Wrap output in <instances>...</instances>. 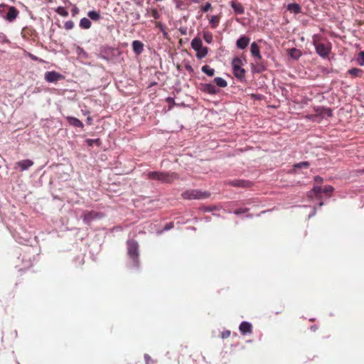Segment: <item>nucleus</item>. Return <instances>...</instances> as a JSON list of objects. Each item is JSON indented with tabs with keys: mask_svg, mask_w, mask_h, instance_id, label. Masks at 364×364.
Listing matches in <instances>:
<instances>
[{
	"mask_svg": "<svg viewBox=\"0 0 364 364\" xmlns=\"http://www.w3.org/2000/svg\"><path fill=\"white\" fill-rule=\"evenodd\" d=\"M55 11L61 16L67 17L68 16V11L63 6H58Z\"/></svg>",
	"mask_w": 364,
	"mask_h": 364,
	"instance_id": "c756f323",
	"label": "nucleus"
},
{
	"mask_svg": "<svg viewBox=\"0 0 364 364\" xmlns=\"http://www.w3.org/2000/svg\"><path fill=\"white\" fill-rule=\"evenodd\" d=\"M94 142H95V141H91V142H88V144H89L90 145H91L92 144H94Z\"/></svg>",
	"mask_w": 364,
	"mask_h": 364,
	"instance_id": "8fccbe9b",
	"label": "nucleus"
},
{
	"mask_svg": "<svg viewBox=\"0 0 364 364\" xmlns=\"http://www.w3.org/2000/svg\"><path fill=\"white\" fill-rule=\"evenodd\" d=\"M220 16L218 15L211 16L209 22L212 28H216L218 27L220 22Z\"/></svg>",
	"mask_w": 364,
	"mask_h": 364,
	"instance_id": "4be33fe9",
	"label": "nucleus"
},
{
	"mask_svg": "<svg viewBox=\"0 0 364 364\" xmlns=\"http://www.w3.org/2000/svg\"><path fill=\"white\" fill-rule=\"evenodd\" d=\"M251 69L254 73H260L265 70L266 67L261 60L257 59L255 63L251 64Z\"/></svg>",
	"mask_w": 364,
	"mask_h": 364,
	"instance_id": "f8f14e48",
	"label": "nucleus"
},
{
	"mask_svg": "<svg viewBox=\"0 0 364 364\" xmlns=\"http://www.w3.org/2000/svg\"><path fill=\"white\" fill-rule=\"evenodd\" d=\"M239 329L242 334L245 335L252 332V326L250 323L242 321L239 326Z\"/></svg>",
	"mask_w": 364,
	"mask_h": 364,
	"instance_id": "4468645a",
	"label": "nucleus"
},
{
	"mask_svg": "<svg viewBox=\"0 0 364 364\" xmlns=\"http://www.w3.org/2000/svg\"><path fill=\"white\" fill-rule=\"evenodd\" d=\"M323 114L328 117H331L332 115V111L329 108H326V109H323Z\"/></svg>",
	"mask_w": 364,
	"mask_h": 364,
	"instance_id": "4c0bfd02",
	"label": "nucleus"
},
{
	"mask_svg": "<svg viewBox=\"0 0 364 364\" xmlns=\"http://www.w3.org/2000/svg\"><path fill=\"white\" fill-rule=\"evenodd\" d=\"M319 205H320V206L323 205V203H322V202H321V203H320V204H319Z\"/></svg>",
	"mask_w": 364,
	"mask_h": 364,
	"instance_id": "3c124183",
	"label": "nucleus"
},
{
	"mask_svg": "<svg viewBox=\"0 0 364 364\" xmlns=\"http://www.w3.org/2000/svg\"><path fill=\"white\" fill-rule=\"evenodd\" d=\"M91 21L87 18H82L80 22V26L84 29H88L91 27Z\"/></svg>",
	"mask_w": 364,
	"mask_h": 364,
	"instance_id": "393cba45",
	"label": "nucleus"
},
{
	"mask_svg": "<svg viewBox=\"0 0 364 364\" xmlns=\"http://www.w3.org/2000/svg\"><path fill=\"white\" fill-rule=\"evenodd\" d=\"M214 82L219 87H225L228 85L227 81L220 77H215Z\"/></svg>",
	"mask_w": 364,
	"mask_h": 364,
	"instance_id": "a878e982",
	"label": "nucleus"
},
{
	"mask_svg": "<svg viewBox=\"0 0 364 364\" xmlns=\"http://www.w3.org/2000/svg\"><path fill=\"white\" fill-rule=\"evenodd\" d=\"M314 181H315L316 182H317V183H321V182H322V181H323V179H322V178H321V177H320V176H316V177H315Z\"/></svg>",
	"mask_w": 364,
	"mask_h": 364,
	"instance_id": "a19ab883",
	"label": "nucleus"
},
{
	"mask_svg": "<svg viewBox=\"0 0 364 364\" xmlns=\"http://www.w3.org/2000/svg\"><path fill=\"white\" fill-rule=\"evenodd\" d=\"M231 7L233 9L236 14H243L245 9L241 3L237 1H232L230 3Z\"/></svg>",
	"mask_w": 364,
	"mask_h": 364,
	"instance_id": "2eb2a0df",
	"label": "nucleus"
},
{
	"mask_svg": "<svg viewBox=\"0 0 364 364\" xmlns=\"http://www.w3.org/2000/svg\"><path fill=\"white\" fill-rule=\"evenodd\" d=\"M232 71L235 77L240 80L245 78V70L242 68L243 63L240 58H235L232 60Z\"/></svg>",
	"mask_w": 364,
	"mask_h": 364,
	"instance_id": "39448f33",
	"label": "nucleus"
},
{
	"mask_svg": "<svg viewBox=\"0 0 364 364\" xmlns=\"http://www.w3.org/2000/svg\"><path fill=\"white\" fill-rule=\"evenodd\" d=\"M203 38L204 41L208 43H211L213 41V36L210 31H204L203 32Z\"/></svg>",
	"mask_w": 364,
	"mask_h": 364,
	"instance_id": "5701e85b",
	"label": "nucleus"
},
{
	"mask_svg": "<svg viewBox=\"0 0 364 364\" xmlns=\"http://www.w3.org/2000/svg\"><path fill=\"white\" fill-rule=\"evenodd\" d=\"M310 166L308 161H302L300 163L295 164L294 167L295 168H307Z\"/></svg>",
	"mask_w": 364,
	"mask_h": 364,
	"instance_id": "2f4dec72",
	"label": "nucleus"
},
{
	"mask_svg": "<svg viewBox=\"0 0 364 364\" xmlns=\"http://www.w3.org/2000/svg\"><path fill=\"white\" fill-rule=\"evenodd\" d=\"M127 253L132 259L135 267L139 266V245L135 240H131L127 242Z\"/></svg>",
	"mask_w": 364,
	"mask_h": 364,
	"instance_id": "20e7f679",
	"label": "nucleus"
},
{
	"mask_svg": "<svg viewBox=\"0 0 364 364\" xmlns=\"http://www.w3.org/2000/svg\"><path fill=\"white\" fill-rule=\"evenodd\" d=\"M156 26L159 27L161 30H163V25L161 22H156Z\"/></svg>",
	"mask_w": 364,
	"mask_h": 364,
	"instance_id": "37998d69",
	"label": "nucleus"
},
{
	"mask_svg": "<svg viewBox=\"0 0 364 364\" xmlns=\"http://www.w3.org/2000/svg\"><path fill=\"white\" fill-rule=\"evenodd\" d=\"M77 11H78L77 8H76V7H75V8H74V9H73V15H75L76 13H77Z\"/></svg>",
	"mask_w": 364,
	"mask_h": 364,
	"instance_id": "49530a36",
	"label": "nucleus"
},
{
	"mask_svg": "<svg viewBox=\"0 0 364 364\" xmlns=\"http://www.w3.org/2000/svg\"><path fill=\"white\" fill-rule=\"evenodd\" d=\"M250 38L246 36H242L237 39L236 42L237 47L240 49H245L250 43Z\"/></svg>",
	"mask_w": 364,
	"mask_h": 364,
	"instance_id": "ddd939ff",
	"label": "nucleus"
},
{
	"mask_svg": "<svg viewBox=\"0 0 364 364\" xmlns=\"http://www.w3.org/2000/svg\"><path fill=\"white\" fill-rule=\"evenodd\" d=\"M65 28L68 30L72 29L73 28V23L71 21H67L65 23Z\"/></svg>",
	"mask_w": 364,
	"mask_h": 364,
	"instance_id": "e433bc0d",
	"label": "nucleus"
},
{
	"mask_svg": "<svg viewBox=\"0 0 364 364\" xmlns=\"http://www.w3.org/2000/svg\"><path fill=\"white\" fill-rule=\"evenodd\" d=\"M203 73H205L207 75L212 77L215 75V70L211 68L209 65H203L201 68Z\"/></svg>",
	"mask_w": 364,
	"mask_h": 364,
	"instance_id": "b1692460",
	"label": "nucleus"
},
{
	"mask_svg": "<svg viewBox=\"0 0 364 364\" xmlns=\"http://www.w3.org/2000/svg\"><path fill=\"white\" fill-rule=\"evenodd\" d=\"M316 53L323 58L328 55L330 48L323 43H314Z\"/></svg>",
	"mask_w": 364,
	"mask_h": 364,
	"instance_id": "1a4fd4ad",
	"label": "nucleus"
},
{
	"mask_svg": "<svg viewBox=\"0 0 364 364\" xmlns=\"http://www.w3.org/2000/svg\"><path fill=\"white\" fill-rule=\"evenodd\" d=\"M67 122L69 123L70 125L73 126L75 127H79V128H83L84 125L82 122L78 119L76 117H66Z\"/></svg>",
	"mask_w": 364,
	"mask_h": 364,
	"instance_id": "6ab92c4d",
	"label": "nucleus"
},
{
	"mask_svg": "<svg viewBox=\"0 0 364 364\" xmlns=\"http://www.w3.org/2000/svg\"><path fill=\"white\" fill-rule=\"evenodd\" d=\"M230 333H231L230 331H228V330L224 331H223L221 333V338H223V339L224 338H228V337H230Z\"/></svg>",
	"mask_w": 364,
	"mask_h": 364,
	"instance_id": "c9c22d12",
	"label": "nucleus"
},
{
	"mask_svg": "<svg viewBox=\"0 0 364 364\" xmlns=\"http://www.w3.org/2000/svg\"><path fill=\"white\" fill-rule=\"evenodd\" d=\"M212 9V5L210 2H207L205 5L200 6L202 12H207Z\"/></svg>",
	"mask_w": 364,
	"mask_h": 364,
	"instance_id": "473e14b6",
	"label": "nucleus"
},
{
	"mask_svg": "<svg viewBox=\"0 0 364 364\" xmlns=\"http://www.w3.org/2000/svg\"><path fill=\"white\" fill-rule=\"evenodd\" d=\"M173 228V223L171 222V223H169L166 225V226L164 228V230H170V229H171Z\"/></svg>",
	"mask_w": 364,
	"mask_h": 364,
	"instance_id": "ea45409f",
	"label": "nucleus"
},
{
	"mask_svg": "<svg viewBox=\"0 0 364 364\" xmlns=\"http://www.w3.org/2000/svg\"><path fill=\"white\" fill-rule=\"evenodd\" d=\"M200 90L208 94L215 95L219 92L220 90L214 85L210 83L201 84Z\"/></svg>",
	"mask_w": 364,
	"mask_h": 364,
	"instance_id": "9b49d317",
	"label": "nucleus"
},
{
	"mask_svg": "<svg viewBox=\"0 0 364 364\" xmlns=\"http://www.w3.org/2000/svg\"><path fill=\"white\" fill-rule=\"evenodd\" d=\"M313 191L316 194L321 193H322V187H321V186H314V188H313Z\"/></svg>",
	"mask_w": 364,
	"mask_h": 364,
	"instance_id": "58836bf2",
	"label": "nucleus"
},
{
	"mask_svg": "<svg viewBox=\"0 0 364 364\" xmlns=\"http://www.w3.org/2000/svg\"><path fill=\"white\" fill-rule=\"evenodd\" d=\"M104 217V214L102 213L96 212L94 210L87 211L85 212L82 215V219L83 222L87 225H90L92 221L97 220V219H101Z\"/></svg>",
	"mask_w": 364,
	"mask_h": 364,
	"instance_id": "423d86ee",
	"label": "nucleus"
},
{
	"mask_svg": "<svg viewBox=\"0 0 364 364\" xmlns=\"http://www.w3.org/2000/svg\"><path fill=\"white\" fill-rule=\"evenodd\" d=\"M226 183L231 186L238 188H249L252 186V183L250 181L242 179L228 181Z\"/></svg>",
	"mask_w": 364,
	"mask_h": 364,
	"instance_id": "6e6552de",
	"label": "nucleus"
},
{
	"mask_svg": "<svg viewBox=\"0 0 364 364\" xmlns=\"http://www.w3.org/2000/svg\"><path fill=\"white\" fill-rule=\"evenodd\" d=\"M33 161L30 159H25L16 163L14 168H20L21 171H26L33 165Z\"/></svg>",
	"mask_w": 364,
	"mask_h": 364,
	"instance_id": "9d476101",
	"label": "nucleus"
},
{
	"mask_svg": "<svg viewBox=\"0 0 364 364\" xmlns=\"http://www.w3.org/2000/svg\"><path fill=\"white\" fill-rule=\"evenodd\" d=\"M44 79L48 82H57L65 79L63 75L56 71H48L45 73Z\"/></svg>",
	"mask_w": 364,
	"mask_h": 364,
	"instance_id": "0eeeda50",
	"label": "nucleus"
},
{
	"mask_svg": "<svg viewBox=\"0 0 364 364\" xmlns=\"http://www.w3.org/2000/svg\"><path fill=\"white\" fill-rule=\"evenodd\" d=\"M191 46L196 52V56L198 60L204 58L208 53L209 48L203 46V41L199 37L194 38L191 41Z\"/></svg>",
	"mask_w": 364,
	"mask_h": 364,
	"instance_id": "7ed1b4c3",
	"label": "nucleus"
},
{
	"mask_svg": "<svg viewBox=\"0 0 364 364\" xmlns=\"http://www.w3.org/2000/svg\"><path fill=\"white\" fill-rule=\"evenodd\" d=\"M133 51L136 55H140L144 50V43L140 41H134L132 42Z\"/></svg>",
	"mask_w": 364,
	"mask_h": 364,
	"instance_id": "f3484780",
	"label": "nucleus"
},
{
	"mask_svg": "<svg viewBox=\"0 0 364 364\" xmlns=\"http://www.w3.org/2000/svg\"><path fill=\"white\" fill-rule=\"evenodd\" d=\"M92 117H88L87 118V123L88 124H92Z\"/></svg>",
	"mask_w": 364,
	"mask_h": 364,
	"instance_id": "c03bdc74",
	"label": "nucleus"
},
{
	"mask_svg": "<svg viewBox=\"0 0 364 364\" xmlns=\"http://www.w3.org/2000/svg\"><path fill=\"white\" fill-rule=\"evenodd\" d=\"M210 196L208 191H203L198 189H189L181 193V198L185 200H203Z\"/></svg>",
	"mask_w": 364,
	"mask_h": 364,
	"instance_id": "f03ea898",
	"label": "nucleus"
},
{
	"mask_svg": "<svg viewBox=\"0 0 364 364\" xmlns=\"http://www.w3.org/2000/svg\"><path fill=\"white\" fill-rule=\"evenodd\" d=\"M348 73L353 77H362L363 75V71L357 68L350 69Z\"/></svg>",
	"mask_w": 364,
	"mask_h": 364,
	"instance_id": "412c9836",
	"label": "nucleus"
},
{
	"mask_svg": "<svg viewBox=\"0 0 364 364\" xmlns=\"http://www.w3.org/2000/svg\"><path fill=\"white\" fill-rule=\"evenodd\" d=\"M287 10L292 14H298L301 12V7L296 3L289 4L287 6Z\"/></svg>",
	"mask_w": 364,
	"mask_h": 364,
	"instance_id": "aec40b11",
	"label": "nucleus"
},
{
	"mask_svg": "<svg viewBox=\"0 0 364 364\" xmlns=\"http://www.w3.org/2000/svg\"><path fill=\"white\" fill-rule=\"evenodd\" d=\"M166 102H168L169 104H174L173 98L170 97L166 99Z\"/></svg>",
	"mask_w": 364,
	"mask_h": 364,
	"instance_id": "79ce46f5",
	"label": "nucleus"
},
{
	"mask_svg": "<svg viewBox=\"0 0 364 364\" xmlns=\"http://www.w3.org/2000/svg\"><path fill=\"white\" fill-rule=\"evenodd\" d=\"M356 60L359 65L364 66V51L358 53Z\"/></svg>",
	"mask_w": 364,
	"mask_h": 364,
	"instance_id": "7c9ffc66",
	"label": "nucleus"
},
{
	"mask_svg": "<svg viewBox=\"0 0 364 364\" xmlns=\"http://www.w3.org/2000/svg\"><path fill=\"white\" fill-rule=\"evenodd\" d=\"M250 52H251V54L254 57L257 58V60H262V55L260 54L259 48L258 45L255 42H253L251 44Z\"/></svg>",
	"mask_w": 364,
	"mask_h": 364,
	"instance_id": "a211bd4d",
	"label": "nucleus"
},
{
	"mask_svg": "<svg viewBox=\"0 0 364 364\" xmlns=\"http://www.w3.org/2000/svg\"><path fill=\"white\" fill-rule=\"evenodd\" d=\"M289 54L292 58L296 60L298 59L301 55V51L296 48L290 49Z\"/></svg>",
	"mask_w": 364,
	"mask_h": 364,
	"instance_id": "bb28decb",
	"label": "nucleus"
},
{
	"mask_svg": "<svg viewBox=\"0 0 364 364\" xmlns=\"http://www.w3.org/2000/svg\"><path fill=\"white\" fill-rule=\"evenodd\" d=\"M248 211V208H238L234 211V213L236 215H240L242 213H245Z\"/></svg>",
	"mask_w": 364,
	"mask_h": 364,
	"instance_id": "f704fd0d",
	"label": "nucleus"
},
{
	"mask_svg": "<svg viewBox=\"0 0 364 364\" xmlns=\"http://www.w3.org/2000/svg\"><path fill=\"white\" fill-rule=\"evenodd\" d=\"M333 191V188L331 186H325L323 188H322V193L328 194L331 193Z\"/></svg>",
	"mask_w": 364,
	"mask_h": 364,
	"instance_id": "72a5a7b5",
	"label": "nucleus"
},
{
	"mask_svg": "<svg viewBox=\"0 0 364 364\" xmlns=\"http://www.w3.org/2000/svg\"><path fill=\"white\" fill-rule=\"evenodd\" d=\"M147 12L148 14L154 19H159L160 18L159 12L156 9H151Z\"/></svg>",
	"mask_w": 364,
	"mask_h": 364,
	"instance_id": "c85d7f7f",
	"label": "nucleus"
},
{
	"mask_svg": "<svg viewBox=\"0 0 364 364\" xmlns=\"http://www.w3.org/2000/svg\"><path fill=\"white\" fill-rule=\"evenodd\" d=\"M149 179L159 181L162 183H171L179 178V176L175 172L149 171L147 173Z\"/></svg>",
	"mask_w": 364,
	"mask_h": 364,
	"instance_id": "f257e3e1",
	"label": "nucleus"
},
{
	"mask_svg": "<svg viewBox=\"0 0 364 364\" xmlns=\"http://www.w3.org/2000/svg\"><path fill=\"white\" fill-rule=\"evenodd\" d=\"M180 31L182 34L183 35H186V29H184V30H182V29H180Z\"/></svg>",
	"mask_w": 364,
	"mask_h": 364,
	"instance_id": "de8ad7c7",
	"label": "nucleus"
},
{
	"mask_svg": "<svg viewBox=\"0 0 364 364\" xmlns=\"http://www.w3.org/2000/svg\"><path fill=\"white\" fill-rule=\"evenodd\" d=\"M18 14V10L15 7L11 6V7H9V11H8V12L6 14V19L7 21L11 22L14 19H16V18L17 17Z\"/></svg>",
	"mask_w": 364,
	"mask_h": 364,
	"instance_id": "dca6fc26",
	"label": "nucleus"
},
{
	"mask_svg": "<svg viewBox=\"0 0 364 364\" xmlns=\"http://www.w3.org/2000/svg\"><path fill=\"white\" fill-rule=\"evenodd\" d=\"M87 16H89V18H90L92 20L95 21H99L101 18L100 14L95 11H90L87 13Z\"/></svg>",
	"mask_w": 364,
	"mask_h": 364,
	"instance_id": "cd10ccee",
	"label": "nucleus"
},
{
	"mask_svg": "<svg viewBox=\"0 0 364 364\" xmlns=\"http://www.w3.org/2000/svg\"><path fill=\"white\" fill-rule=\"evenodd\" d=\"M193 1L194 3H198V2H199V0H193Z\"/></svg>",
	"mask_w": 364,
	"mask_h": 364,
	"instance_id": "09e8293b",
	"label": "nucleus"
},
{
	"mask_svg": "<svg viewBox=\"0 0 364 364\" xmlns=\"http://www.w3.org/2000/svg\"><path fill=\"white\" fill-rule=\"evenodd\" d=\"M99 141H100V139H88V140H87V142L95 141V143H97Z\"/></svg>",
	"mask_w": 364,
	"mask_h": 364,
	"instance_id": "a18cd8bd",
	"label": "nucleus"
}]
</instances>
